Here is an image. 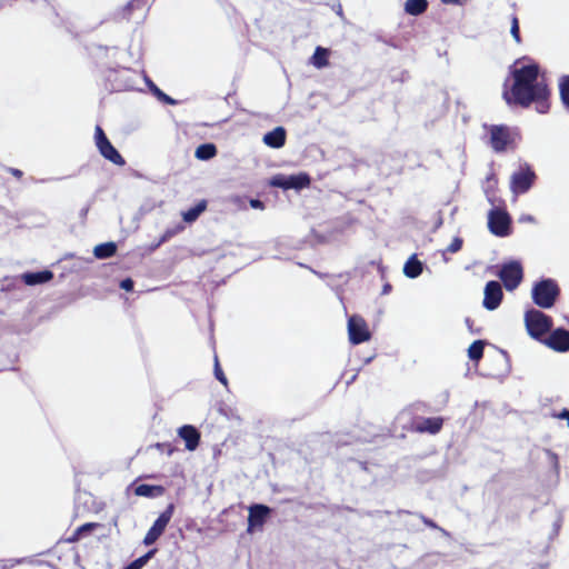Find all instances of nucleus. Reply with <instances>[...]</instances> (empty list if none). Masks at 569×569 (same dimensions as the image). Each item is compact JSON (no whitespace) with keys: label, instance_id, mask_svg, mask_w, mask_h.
<instances>
[{"label":"nucleus","instance_id":"f257e3e1","mask_svg":"<svg viewBox=\"0 0 569 569\" xmlns=\"http://www.w3.org/2000/svg\"><path fill=\"white\" fill-rule=\"evenodd\" d=\"M510 73L512 83L502 92L507 104L521 108L535 104L539 113H547L550 109L551 90L545 77L540 76V67L537 63L515 67Z\"/></svg>","mask_w":569,"mask_h":569},{"label":"nucleus","instance_id":"f03ea898","mask_svg":"<svg viewBox=\"0 0 569 569\" xmlns=\"http://www.w3.org/2000/svg\"><path fill=\"white\" fill-rule=\"evenodd\" d=\"M552 318L540 310L529 309L525 313V326L528 335L542 342L547 335L551 331Z\"/></svg>","mask_w":569,"mask_h":569},{"label":"nucleus","instance_id":"7ed1b4c3","mask_svg":"<svg viewBox=\"0 0 569 569\" xmlns=\"http://www.w3.org/2000/svg\"><path fill=\"white\" fill-rule=\"evenodd\" d=\"M560 295V288L553 279H543L532 288V300L540 308L549 309L555 306Z\"/></svg>","mask_w":569,"mask_h":569},{"label":"nucleus","instance_id":"20e7f679","mask_svg":"<svg viewBox=\"0 0 569 569\" xmlns=\"http://www.w3.org/2000/svg\"><path fill=\"white\" fill-rule=\"evenodd\" d=\"M490 146L496 152H505L516 147L515 134L503 124H493L490 128Z\"/></svg>","mask_w":569,"mask_h":569},{"label":"nucleus","instance_id":"39448f33","mask_svg":"<svg viewBox=\"0 0 569 569\" xmlns=\"http://www.w3.org/2000/svg\"><path fill=\"white\" fill-rule=\"evenodd\" d=\"M94 142L100 152V154L112 162L113 164L123 167L126 164L124 158L119 153V151L113 147L108 137L106 136L103 129L100 126H96L94 129Z\"/></svg>","mask_w":569,"mask_h":569},{"label":"nucleus","instance_id":"423d86ee","mask_svg":"<svg viewBox=\"0 0 569 569\" xmlns=\"http://www.w3.org/2000/svg\"><path fill=\"white\" fill-rule=\"evenodd\" d=\"M498 277L502 281L508 291H512L519 287L523 279V268L519 261L512 260L503 263Z\"/></svg>","mask_w":569,"mask_h":569},{"label":"nucleus","instance_id":"0eeeda50","mask_svg":"<svg viewBox=\"0 0 569 569\" xmlns=\"http://www.w3.org/2000/svg\"><path fill=\"white\" fill-rule=\"evenodd\" d=\"M537 176L529 164L521 166L511 176L510 189L515 194L526 193L535 183Z\"/></svg>","mask_w":569,"mask_h":569},{"label":"nucleus","instance_id":"6e6552de","mask_svg":"<svg viewBox=\"0 0 569 569\" xmlns=\"http://www.w3.org/2000/svg\"><path fill=\"white\" fill-rule=\"evenodd\" d=\"M511 218L506 210L492 209L488 214V228L497 237H507L511 231Z\"/></svg>","mask_w":569,"mask_h":569},{"label":"nucleus","instance_id":"1a4fd4ad","mask_svg":"<svg viewBox=\"0 0 569 569\" xmlns=\"http://www.w3.org/2000/svg\"><path fill=\"white\" fill-rule=\"evenodd\" d=\"M174 512V505L169 503L167 508L160 513V516L156 519L153 525L147 531L143 543L146 546L153 545L164 532L168 523L170 522Z\"/></svg>","mask_w":569,"mask_h":569},{"label":"nucleus","instance_id":"9d476101","mask_svg":"<svg viewBox=\"0 0 569 569\" xmlns=\"http://www.w3.org/2000/svg\"><path fill=\"white\" fill-rule=\"evenodd\" d=\"M271 187L288 189H303L310 186V177L307 173L299 174H276L269 180Z\"/></svg>","mask_w":569,"mask_h":569},{"label":"nucleus","instance_id":"9b49d317","mask_svg":"<svg viewBox=\"0 0 569 569\" xmlns=\"http://www.w3.org/2000/svg\"><path fill=\"white\" fill-rule=\"evenodd\" d=\"M348 333L349 340L353 345H360L371 338L366 320L359 316L353 315L348 319Z\"/></svg>","mask_w":569,"mask_h":569},{"label":"nucleus","instance_id":"f8f14e48","mask_svg":"<svg viewBox=\"0 0 569 569\" xmlns=\"http://www.w3.org/2000/svg\"><path fill=\"white\" fill-rule=\"evenodd\" d=\"M248 510L249 515L247 532L251 533L254 530H262L272 509L262 503H254L251 505Z\"/></svg>","mask_w":569,"mask_h":569},{"label":"nucleus","instance_id":"ddd939ff","mask_svg":"<svg viewBox=\"0 0 569 569\" xmlns=\"http://www.w3.org/2000/svg\"><path fill=\"white\" fill-rule=\"evenodd\" d=\"M442 417L419 418L411 422V430L418 433L437 435L443 427Z\"/></svg>","mask_w":569,"mask_h":569},{"label":"nucleus","instance_id":"4468645a","mask_svg":"<svg viewBox=\"0 0 569 569\" xmlns=\"http://www.w3.org/2000/svg\"><path fill=\"white\" fill-rule=\"evenodd\" d=\"M542 343L555 351L566 352L569 350V331L563 328L555 329L549 332Z\"/></svg>","mask_w":569,"mask_h":569},{"label":"nucleus","instance_id":"2eb2a0df","mask_svg":"<svg viewBox=\"0 0 569 569\" xmlns=\"http://www.w3.org/2000/svg\"><path fill=\"white\" fill-rule=\"evenodd\" d=\"M503 298L501 284L498 281L491 280L485 287V297L482 305L487 310L497 309Z\"/></svg>","mask_w":569,"mask_h":569},{"label":"nucleus","instance_id":"dca6fc26","mask_svg":"<svg viewBox=\"0 0 569 569\" xmlns=\"http://www.w3.org/2000/svg\"><path fill=\"white\" fill-rule=\"evenodd\" d=\"M179 437L184 441L186 448L190 451L197 449L200 442V432L191 425H184L178 430Z\"/></svg>","mask_w":569,"mask_h":569},{"label":"nucleus","instance_id":"f3484780","mask_svg":"<svg viewBox=\"0 0 569 569\" xmlns=\"http://www.w3.org/2000/svg\"><path fill=\"white\" fill-rule=\"evenodd\" d=\"M287 131L283 127H277L263 136L262 141L270 148L279 149L286 144Z\"/></svg>","mask_w":569,"mask_h":569},{"label":"nucleus","instance_id":"a211bd4d","mask_svg":"<svg viewBox=\"0 0 569 569\" xmlns=\"http://www.w3.org/2000/svg\"><path fill=\"white\" fill-rule=\"evenodd\" d=\"M22 281L27 286H36L46 283L53 279V272L50 270H42L37 272H26L21 276Z\"/></svg>","mask_w":569,"mask_h":569},{"label":"nucleus","instance_id":"6ab92c4d","mask_svg":"<svg viewBox=\"0 0 569 569\" xmlns=\"http://www.w3.org/2000/svg\"><path fill=\"white\" fill-rule=\"evenodd\" d=\"M101 525L98 522H87L78 527L70 537L66 539L69 543H74L81 540L82 538L91 535L94 530L100 528Z\"/></svg>","mask_w":569,"mask_h":569},{"label":"nucleus","instance_id":"aec40b11","mask_svg":"<svg viewBox=\"0 0 569 569\" xmlns=\"http://www.w3.org/2000/svg\"><path fill=\"white\" fill-rule=\"evenodd\" d=\"M164 492V487L159 485L141 483L134 488V495L139 497L156 498L163 496Z\"/></svg>","mask_w":569,"mask_h":569},{"label":"nucleus","instance_id":"412c9836","mask_svg":"<svg viewBox=\"0 0 569 569\" xmlns=\"http://www.w3.org/2000/svg\"><path fill=\"white\" fill-rule=\"evenodd\" d=\"M423 264L417 258L416 254H412L403 266V273L411 279L419 277L422 273Z\"/></svg>","mask_w":569,"mask_h":569},{"label":"nucleus","instance_id":"4be33fe9","mask_svg":"<svg viewBox=\"0 0 569 569\" xmlns=\"http://www.w3.org/2000/svg\"><path fill=\"white\" fill-rule=\"evenodd\" d=\"M207 207L208 201L204 199L200 200L196 206L181 213L183 221L187 223L194 222L207 210Z\"/></svg>","mask_w":569,"mask_h":569},{"label":"nucleus","instance_id":"5701e85b","mask_svg":"<svg viewBox=\"0 0 569 569\" xmlns=\"http://www.w3.org/2000/svg\"><path fill=\"white\" fill-rule=\"evenodd\" d=\"M329 50L322 47H317L312 57H311V63L318 68H325L329 64Z\"/></svg>","mask_w":569,"mask_h":569},{"label":"nucleus","instance_id":"b1692460","mask_svg":"<svg viewBox=\"0 0 569 569\" xmlns=\"http://www.w3.org/2000/svg\"><path fill=\"white\" fill-rule=\"evenodd\" d=\"M117 252V244L114 242H104L94 247L93 254L98 259H107L114 256Z\"/></svg>","mask_w":569,"mask_h":569},{"label":"nucleus","instance_id":"393cba45","mask_svg":"<svg viewBox=\"0 0 569 569\" xmlns=\"http://www.w3.org/2000/svg\"><path fill=\"white\" fill-rule=\"evenodd\" d=\"M428 9L427 0H406L405 11L411 16H419Z\"/></svg>","mask_w":569,"mask_h":569},{"label":"nucleus","instance_id":"a878e982","mask_svg":"<svg viewBox=\"0 0 569 569\" xmlns=\"http://www.w3.org/2000/svg\"><path fill=\"white\" fill-rule=\"evenodd\" d=\"M217 147L213 143H202L194 152V156L199 160H210L217 156Z\"/></svg>","mask_w":569,"mask_h":569},{"label":"nucleus","instance_id":"bb28decb","mask_svg":"<svg viewBox=\"0 0 569 569\" xmlns=\"http://www.w3.org/2000/svg\"><path fill=\"white\" fill-rule=\"evenodd\" d=\"M486 342L483 340L473 341L468 348V357L471 361L478 362L483 357Z\"/></svg>","mask_w":569,"mask_h":569},{"label":"nucleus","instance_id":"cd10ccee","mask_svg":"<svg viewBox=\"0 0 569 569\" xmlns=\"http://www.w3.org/2000/svg\"><path fill=\"white\" fill-rule=\"evenodd\" d=\"M558 87L563 106L569 108V74L560 77Z\"/></svg>","mask_w":569,"mask_h":569},{"label":"nucleus","instance_id":"c85d7f7f","mask_svg":"<svg viewBox=\"0 0 569 569\" xmlns=\"http://www.w3.org/2000/svg\"><path fill=\"white\" fill-rule=\"evenodd\" d=\"M157 552V549L149 550L146 555L130 562L124 569H141Z\"/></svg>","mask_w":569,"mask_h":569},{"label":"nucleus","instance_id":"c756f323","mask_svg":"<svg viewBox=\"0 0 569 569\" xmlns=\"http://www.w3.org/2000/svg\"><path fill=\"white\" fill-rule=\"evenodd\" d=\"M183 230H184V226L182 223H178L174 227L166 229L157 246L170 240L171 238L176 237Z\"/></svg>","mask_w":569,"mask_h":569},{"label":"nucleus","instance_id":"7c9ffc66","mask_svg":"<svg viewBox=\"0 0 569 569\" xmlns=\"http://www.w3.org/2000/svg\"><path fill=\"white\" fill-rule=\"evenodd\" d=\"M147 6V0H130L123 7V13L130 16L134 10H140Z\"/></svg>","mask_w":569,"mask_h":569},{"label":"nucleus","instance_id":"2f4dec72","mask_svg":"<svg viewBox=\"0 0 569 569\" xmlns=\"http://www.w3.org/2000/svg\"><path fill=\"white\" fill-rule=\"evenodd\" d=\"M510 32H511L513 39L516 40V42L520 43L521 37H520V29H519V20L516 16H512Z\"/></svg>","mask_w":569,"mask_h":569},{"label":"nucleus","instance_id":"473e14b6","mask_svg":"<svg viewBox=\"0 0 569 569\" xmlns=\"http://www.w3.org/2000/svg\"><path fill=\"white\" fill-rule=\"evenodd\" d=\"M463 240L460 237H455L451 243L447 247L446 252L456 253L461 250Z\"/></svg>","mask_w":569,"mask_h":569},{"label":"nucleus","instance_id":"72a5a7b5","mask_svg":"<svg viewBox=\"0 0 569 569\" xmlns=\"http://www.w3.org/2000/svg\"><path fill=\"white\" fill-rule=\"evenodd\" d=\"M214 376L223 386H227V383H228L227 377L224 376L217 357L214 359Z\"/></svg>","mask_w":569,"mask_h":569},{"label":"nucleus","instance_id":"f704fd0d","mask_svg":"<svg viewBox=\"0 0 569 569\" xmlns=\"http://www.w3.org/2000/svg\"><path fill=\"white\" fill-rule=\"evenodd\" d=\"M153 92L157 94V97L166 102V103H169V104H173L174 103V100L167 96L164 92H162L158 87L153 86Z\"/></svg>","mask_w":569,"mask_h":569},{"label":"nucleus","instance_id":"c9c22d12","mask_svg":"<svg viewBox=\"0 0 569 569\" xmlns=\"http://www.w3.org/2000/svg\"><path fill=\"white\" fill-rule=\"evenodd\" d=\"M134 282L131 278H126L120 282V288L126 291H131L133 289Z\"/></svg>","mask_w":569,"mask_h":569},{"label":"nucleus","instance_id":"e433bc0d","mask_svg":"<svg viewBox=\"0 0 569 569\" xmlns=\"http://www.w3.org/2000/svg\"><path fill=\"white\" fill-rule=\"evenodd\" d=\"M552 417H555L557 419L566 420L567 425L569 427V409H562L558 413L555 412V413H552Z\"/></svg>","mask_w":569,"mask_h":569},{"label":"nucleus","instance_id":"4c0bfd02","mask_svg":"<svg viewBox=\"0 0 569 569\" xmlns=\"http://www.w3.org/2000/svg\"><path fill=\"white\" fill-rule=\"evenodd\" d=\"M419 519L429 528L431 529H438L439 527L437 526V523L429 519L428 517L423 516V515H419Z\"/></svg>","mask_w":569,"mask_h":569},{"label":"nucleus","instance_id":"58836bf2","mask_svg":"<svg viewBox=\"0 0 569 569\" xmlns=\"http://www.w3.org/2000/svg\"><path fill=\"white\" fill-rule=\"evenodd\" d=\"M8 171L16 177L17 179H21L23 176V172L20 169L17 168H9Z\"/></svg>","mask_w":569,"mask_h":569},{"label":"nucleus","instance_id":"ea45409f","mask_svg":"<svg viewBox=\"0 0 569 569\" xmlns=\"http://www.w3.org/2000/svg\"><path fill=\"white\" fill-rule=\"evenodd\" d=\"M250 206L254 209H263L264 208V204L262 201H260L259 199H252L250 201Z\"/></svg>","mask_w":569,"mask_h":569},{"label":"nucleus","instance_id":"a19ab883","mask_svg":"<svg viewBox=\"0 0 569 569\" xmlns=\"http://www.w3.org/2000/svg\"><path fill=\"white\" fill-rule=\"evenodd\" d=\"M466 325L468 326L470 331L475 332V330H473V320L471 318H466ZM476 332L478 333L479 330H476Z\"/></svg>","mask_w":569,"mask_h":569},{"label":"nucleus","instance_id":"79ce46f5","mask_svg":"<svg viewBox=\"0 0 569 569\" xmlns=\"http://www.w3.org/2000/svg\"><path fill=\"white\" fill-rule=\"evenodd\" d=\"M390 290H391V284H390V283H386V284L383 286L382 293H385V295H386V293H389V292H390Z\"/></svg>","mask_w":569,"mask_h":569}]
</instances>
